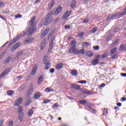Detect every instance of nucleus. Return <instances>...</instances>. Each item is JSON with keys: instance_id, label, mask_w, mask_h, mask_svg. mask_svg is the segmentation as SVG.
<instances>
[{"instance_id": "nucleus-49", "label": "nucleus", "mask_w": 126, "mask_h": 126, "mask_svg": "<svg viewBox=\"0 0 126 126\" xmlns=\"http://www.w3.org/2000/svg\"><path fill=\"white\" fill-rule=\"evenodd\" d=\"M18 119L19 120V121L20 122H22V120H23V117L19 115V117H18Z\"/></svg>"}, {"instance_id": "nucleus-54", "label": "nucleus", "mask_w": 126, "mask_h": 126, "mask_svg": "<svg viewBox=\"0 0 126 126\" xmlns=\"http://www.w3.org/2000/svg\"><path fill=\"white\" fill-rule=\"evenodd\" d=\"M74 53H75L76 54H79V49H75V51Z\"/></svg>"}, {"instance_id": "nucleus-18", "label": "nucleus", "mask_w": 126, "mask_h": 126, "mask_svg": "<svg viewBox=\"0 0 126 126\" xmlns=\"http://www.w3.org/2000/svg\"><path fill=\"white\" fill-rule=\"evenodd\" d=\"M99 63V60L95 59L92 62V64L93 65H96Z\"/></svg>"}, {"instance_id": "nucleus-31", "label": "nucleus", "mask_w": 126, "mask_h": 126, "mask_svg": "<svg viewBox=\"0 0 126 126\" xmlns=\"http://www.w3.org/2000/svg\"><path fill=\"white\" fill-rule=\"evenodd\" d=\"M75 50V47H72L71 46V48L69 50V53L70 54H72V53H74Z\"/></svg>"}, {"instance_id": "nucleus-62", "label": "nucleus", "mask_w": 126, "mask_h": 126, "mask_svg": "<svg viewBox=\"0 0 126 126\" xmlns=\"http://www.w3.org/2000/svg\"><path fill=\"white\" fill-rule=\"evenodd\" d=\"M87 106H88V108L90 109V110H92V107L90 105L87 104Z\"/></svg>"}, {"instance_id": "nucleus-9", "label": "nucleus", "mask_w": 126, "mask_h": 126, "mask_svg": "<svg viewBox=\"0 0 126 126\" xmlns=\"http://www.w3.org/2000/svg\"><path fill=\"white\" fill-rule=\"evenodd\" d=\"M62 9L63 8L61 6H59L55 12L54 15L56 16L58 15L62 11Z\"/></svg>"}, {"instance_id": "nucleus-55", "label": "nucleus", "mask_w": 126, "mask_h": 126, "mask_svg": "<svg viewBox=\"0 0 126 126\" xmlns=\"http://www.w3.org/2000/svg\"><path fill=\"white\" fill-rule=\"evenodd\" d=\"M88 21H89V20H88V19H85V20H84L83 22H84V23H88Z\"/></svg>"}, {"instance_id": "nucleus-33", "label": "nucleus", "mask_w": 126, "mask_h": 126, "mask_svg": "<svg viewBox=\"0 0 126 126\" xmlns=\"http://www.w3.org/2000/svg\"><path fill=\"white\" fill-rule=\"evenodd\" d=\"M79 54H81V55H84V54H85V51L84 50V49H79Z\"/></svg>"}, {"instance_id": "nucleus-21", "label": "nucleus", "mask_w": 126, "mask_h": 126, "mask_svg": "<svg viewBox=\"0 0 126 126\" xmlns=\"http://www.w3.org/2000/svg\"><path fill=\"white\" fill-rule=\"evenodd\" d=\"M71 74L72 76H76L78 74V72L75 70H72L71 71Z\"/></svg>"}, {"instance_id": "nucleus-37", "label": "nucleus", "mask_w": 126, "mask_h": 126, "mask_svg": "<svg viewBox=\"0 0 126 126\" xmlns=\"http://www.w3.org/2000/svg\"><path fill=\"white\" fill-rule=\"evenodd\" d=\"M119 42H120V39H116L115 41L112 43L113 46H116Z\"/></svg>"}, {"instance_id": "nucleus-8", "label": "nucleus", "mask_w": 126, "mask_h": 126, "mask_svg": "<svg viewBox=\"0 0 126 126\" xmlns=\"http://www.w3.org/2000/svg\"><path fill=\"white\" fill-rule=\"evenodd\" d=\"M20 45H21V43L20 42L17 43L13 47H12L11 51H12V52H13V51H15V50L18 49V48H19V47L20 46Z\"/></svg>"}, {"instance_id": "nucleus-5", "label": "nucleus", "mask_w": 126, "mask_h": 126, "mask_svg": "<svg viewBox=\"0 0 126 126\" xmlns=\"http://www.w3.org/2000/svg\"><path fill=\"white\" fill-rule=\"evenodd\" d=\"M9 72V69H6L0 75V78H2L3 76H5Z\"/></svg>"}, {"instance_id": "nucleus-13", "label": "nucleus", "mask_w": 126, "mask_h": 126, "mask_svg": "<svg viewBox=\"0 0 126 126\" xmlns=\"http://www.w3.org/2000/svg\"><path fill=\"white\" fill-rule=\"evenodd\" d=\"M63 64L60 63L56 65V68L57 70H60V69H62V68H63Z\"/></svg>"}, {"instance_id": "nucleus-50", "label": "nucleus", "mask_w": 126, "mask_h": 126, "mask_svg": "<svg viewBox=\"0 0 126 126\" xmlns=\"http://www.w3.org/2000/svg\"><path fill=\"white\" fill-rule=\"evenodd\" d=\"M124 48H125V45L124 44H121V46H120L121 51H123V50H124Z\"/></svg>"}, {"instance_id": "nucleus-40", "label": "nucleus", "mask_w": 126, "mask_h": 126, "mask_svg": "<svg viewBox=\"0 0 126 126\" xmlns=\"http://www.w3.org/2000/svg\"><path fill=\"white\" fill-rule=\"evenodd\" d=\"M49 102H51V100H50V99H46V100H44L43 101V104H47L48 103H49Z\"/></svg>"}, {"instance_id": "nucleus-24", "label": "nucleus", "mask_w": 126, "mask_h": 126, "mask_svg": "<svg viewBox=\"0 0 126 126\" xmlns=\"http://www.w3.org/2000/svg\"><path fill=\"white\" fill-rule=\"evenodd\" d=\"M76 4V1L75 0H73L70 3V6L72 8H73V7L75 6Z\"/></svg>"}, {"instance_id": "nucleus-61", "label": "nucleus", "mask_w": 126, "mask_h": 126, "mask_svg": "<svg viewBox=\"0 0 126 126\" xmlns=\"http://www.w3.org/2000/svg\"><path fill=\"white\" fill-rule=\"evenodd\" d=\"M114 110H118V111H120V108L118 106H116L114 107Z\"/></svg>"}, {"instance_id": "nucleus-1", "label": "nucleus", "mask_w": 126, "mask_h": 126, "mask_svg": "<svg viewBox=\"0 0 126 126\" xmlns=\"http://www.w3.org/2000/svg\"><path fill=\"white\" fill-rule=\"evenodd\" d=\"M35 20H36V18L33 17L31 19V21L29 22V27L27 31H26V33L24 34H19L18 36H16L10 42V45H13L14 43L18 41L19 39L21 37H23V36L25 35H28V36H30V35H32L35 30H36V24H35Z\"/></svg>"}, {"instance_id": "nucleus-7", "label": "nucleus", "mask_w": 126, "mask_h": 126, "mask_svg": "<svg viewBox=\"0 0 126 126\" xmlns=\"http://www.w3.org/2000/svg\"><path fill=\"white\" fill-rule=\"evenodd\" d=\"M54 40H55V37H53V39H52L50 40V42L49 43V52H50V51H52L53 49V45H54Z\"/></svg>"}, {"instance_id": "nucleus-28", "label": "nucleus", "mask_w": 126, "mask_h": 126, "mask_svg": "<svg viewBox=\"0 0 126 126\" xmlns=\"http://www.w3.org/2000/svg\"><path fill=\"white\" fill-rule=\"evenodd\" d=\"M49 57L48 56H45L43 59V62L44 63H49Z\"/></svg>"}, {"instance_id": "nucleus-15", "label": "nucleus", "mask_w": 126, "mask_h": 126, "mask_svg": "<svg viewBox=\"0 0 126 126\" xmlns=\"http://www.w3.org/2000/svg\"><path fill=\"white\" fill-rule=\"evenodd\" d=\"M53 91L54 90L50 87L47 88L44 90V92L46 93H50V92H53Z\"/></svg>"}, {"instance_id": "nucleus-44", "label": "nucleus", "mask_w": 126, "mask_h": 126, "mask_svg": "<svg viewBox=\"0 0 126 126\" xmlns=\"http://www.w3.org/2000/svg\"><path fill=\"white\" fill-rule=\"evenodd\" d=\"M107 58V53H105L102 56H101V59H106Z\"/></svg>"}, {"instance_id": "nucleus-35", "label": "nucleus", "mask_w": 126, "mask_h": 126, "mask_svg": "<svg viewBox=\"0 0 126 126\" xmlns=\"http://www.w3.org/2000/svg\"><path fill=\"white\" fill-rule=\"evenodd\" d=\"M97 31V27H94L91 31V33H95Z\"/></svg>"}, {"instance_id": "nucleus-14", "label": "nucleus", "mask_w": 126, "mask_h": 126, "mask_svg": "<svg viewBox=\"0 0 126 126\" xmlns=\"http://www.w3.org/2000/svg\"><path fill=\"white\" fill-rule=\"evenodd\" d=\"M34 107H32V109H30L28 112V115L29 117H32V116L34 114V110H33Z\"/></svg>"}, {"instance_id": "nucleus-57", "label": "nucleus", "mask_w": 126, "mask_h": 126, "mask_svg": "<svg viewBox=\"0 0 126 126\" xmlns=\"http://www.w3.org/2000/svg\"><path fill=\"white\" fill-rule=\"evenodd\" d=\"M65 28L66 29H70V26H69V25H66V26H65Z\"/></svg>"}, {"instance_id": "nucleus-36", "label": "nucleus", "mask_w": 126, "mask_h": 126, "mask_svg": "<svg viewBox=\"0 0 126 126\" xmlns=\"http://www.w3.org/2000/svg\"><path fill=\"white\" fill-rule=\"evenodd\" d=\"M116 51H117V48H112L111 50V54H115Z\"/></svg>"}, {"instance_id": "nucleus-25", "label": "nucleus", "mask_w": 126, "mask_h": 126, "mask_svg": "<svg viewBox=\"0 0 126 126\" xmlns=\"http://www.w3.org/2000/svg\"><path fill=\"white\" fill-rule=\"evenodd\" d=\"M32 93H33V89H29L28 91V93L27 94V96H28V97H29V96H30L32 94Z\"/></svg>"}, {"instance_id": "nucleus-60", "label": "nucleus", "mask_w": 126, "mask_h": 126, "mask_svg": "<svg viewBox=\"0 0 126 126\" xmlns=\"http://www.w3.org/2000/svg\"><path fill=\"white\" fill-rule=\"evenodd\" d=\"M121 76H123V77H126V73H121Z\"/></svg>"}, {"instance_id": "nucleus-42", "label": "nucleus", "mask_w": 126, "mask_h": 126, "mask_svg": "<svg viewBox=\"0 0 126 126\" xmlns=\"http://www.w3.org/2000/svg\"><path fill=\"white\" fill-rule=\"evenodd\" d=\"M105 86H106V85L104 83L101 84L100 86L99 87V89H102L103 88V87H105Z\"/></svg>"}, {"instance_id": "nucleus-53", "label": "nucleus", "mask_w": 126, "mask_h": 126, "mask_svg": "<svg viewBox=\"0 0 126 126\" xmlns=\"http://www.w3.org/2000/svg\"><path fill=\"white\" fill-rule=\"evenodd\" d=\"M50 71L51 73H54L55 72V69L54 68H51Z\"/></svg>"}, {"instance_id": "nucleus-52", "label": "nucleus", "mask_w": 126, "mask_h": 126, "mask_svg": "<svg viewBox=\"0 0 126 126\" xmlns=\"http://www.w3.org/2000/svg\"><path fill=\"white\" fill-rule=\"evenodd\" d=\"M21 17H22V15L19 14L15 16V18H21Z\"/></svg>"}, {"instance_id": "nucleus-43", "label": "nucleus", "mask_w": 126, "mask_h": 126, "mask_svg": "<svg viewBox=\"0 0 126 126\" xmlns=\"http://www.w3.org/2000/svg\"><path fill=\"white\" fill-rule=\"evenodd\" d=\"M102 112L103 113V114H106V115H108V110L106 109H104L103 110H102Z\"/></svg>"}, {"instance_id": "nucleus-22", "label": "nucleus", "mask_w": 126, "mask_h": 126, "mask_svg": "<svg viewBox=\"0 0 126 126\" xmlns=\"http://www.w3.org/2000/svg\"><path fill=\"white\" fill-rule=\"evenodd\" d=\"M41 97V93L40 92L36 93L34 96V99H38Z\"/></svg>"}, {"instance_id": "nucleus-58", "label": "nucleus", "mask_w": 126, "mask_h": 126, "mask_svg": "<svg viewBox=\"0 0 126 126\" xmlns=\"http://www.w3.org/2000/svg\"><path fill=\"white\" fill-rule=\"evenodd\" d=\"M116 105L118 107H121L122 106V103H120V102L117 103Z\"/></svg>"}, {"instance_id": "nucleus-6", "label": "nucleus", "mask_w": 126, "mask_h": 126, "mask_svg": "<svg viewBox=\"0 0 126 126\" xmlns=\"http://www.w3.org/2000/svg\"><path fill=\"white\" fill-rule=\"evenodd\" d=\"M49 31H50L49 28H48L46 30H45L41 34V38H44V37H45V36H46V35H47L48 33H49Z\"/></svg>"}, {"instance_id": "nucleus-16", "label": "nucleus", "mask_w": 126, "mask_h": 126, "mask_svg": "<svg viewBox=\"0 0 126 126\" xmlns=\"http://www.w3.org/2000/svg\"><path fill=\"white\" fill-rule=\"evenodd\" d=\"M32 41H33V39L32 38H29L24 41V43L26 45H27V44L31 43V42H32Z\"/></svg>"}, {"instance_id": "nucleus-12", "label": "nucleus", "mask_w": 126, "mask_h": 126, "mask_svg": "<svg viewBox=\"0 0 126 126\" xmlns=\"http://www.w3.org/2000/svg\"><path fill=\"white\" fill-rule=\"evenodd\" d=\"M37 67H38L37 65H35L33 66L31 73L32 75H34L35 73H36V72L37 71Z\"/></svg>"}, {"instance_id": "nucleus-29", "label": "nucleus", "mask_w": 126, "mask_h": 126, "mask_svg": "<svg viewBox=\"0 0 126 126\" xmlns=\"http://www.w3.org/2000/svg\"><path fill=\"white\" fill-rule=\"evenodd\" d=\"M79 104H81L82 105H85L86 103H87V100H81L78 101Z\"/></svg>"}, {"instance_id": "nucleus-39", "label": "nucleus", "mask_w": 126, "mask_h": 126, "mask_svg": "<svg viewBox=\"0 0 126 126\" xmlns=\"http://www.w3.org/2000/svg\"><path fill=\"white\" fill-rule=\"evenodd\" d=\"M83 46L84 47H88V46H89V44H88V42H84L83 43Z\"/></svg>"}, {"instance_id": "nucleus-20", "label": "nucleus", "mask_w": 126, "mask_h": 126, "mask_svg": "<svg viewBox=\"0 0 126 126\" xmlns=\"http://www.w3.org/2000/svg\"><path fill=\"white\" fill-rule=\"evenodd\" d=\"M54 34H55V31L54 30L51 31L48 35V40H50V39L52 38V36H53Z\"/></svg>"}, {"instance_id": "nucleus-4", "label": "nucleus", "mask_w": 126, "mask_h": 126, "mask_svg": "<svg viewBox=\"0 0 126 126\" xmlns=\"http://www.w3.org/2000/svg\"><path fill=\"white\" fill-rule=\"evenodd\" d=\"M47 44V40L46 39H43L40 45V49L41 50H43L45 49V47H46V44Z\"/></svg>"}, {"instance_id": "nucleus-48", "label": "nucleus", "mask_w": 126, "mask_h": 126, "mask_svg": "<svg viewBox=\"0 0 126 126\" xmlns=\"http://www.w3.org/2000/svg\"><path fill=\"white\" fill-rule=\"evenodd\" d=\"M8 126H13V122L10 121L8 124Z\"/></svg>"}, {"instance_id": "nucleus-17", "label": "nucleus", "mask_w": 126, "mask_h": 126, "mask_svg": "<svg viewBox=\"0 0 126 126\" xmlns=\"http://www.w3.org/2000/svg\"><path fill=\"white\" fill-rule=\"evenodd\" d=\"M43 79H44V75H42L39 77V78H38V80H37L38 84H40V83H42V81H43Z\"/></svg>"}, {"instance_id": "nucleus-26", "label": "nucleus", "mask_w": 126, "mask_h": 126, "mask_svg": "<svg viewBox=\"0 0 126 126\" xmlns=\"http://www.w3.org/2000/svg\"><path fill=\"white\" fill-rule=\"evenodd\" d=\"M45 65L44 66V68L45 69H49L50 68V67H51V64L50 63H45Z\"/></svg>"}, {"instance_id": "nucleus-51", "label": "nucleus", "mask_w": 126, "mask_h": 126, "mask_svg": "<svg viewBox=\"0 0 126 126\" xmlns=\"http://www.w3.org/2000/svg\"><path fill=\"white\" fill-rule=\"evenodd\" d=\"M22 54H23V51H20L19 52H18L17 53V56L18 57H19L20 56H21V55H22Z\"/></svg>"}, {"instance_id": "nucleus-47", "label": "nucleus", "mask_w": 126, "mask_h": 126, "mask_svg": "<svg viewBox=\"0 0 126 126\" xmlns=\"http://www.w3.org/2000/svg\"><path fill=\"white\" fill-rule=\"evenodd\" d=\"M84 35V32H80L78 34V36L79 37H82V36H83Z\"/></svg>"}, {"instance_id": "nucleus-38", "label": "nucleus", "mask_w": 126, "mask_h": 126, "mask_svg": "<svg viewBox=\"0 0 126 126\" xmlns=\"http://www.w3.org/2000/svg\"><path fill=\"white\" fill-rule=\"evenodd\" d=\"M84 93H85V94H87L88 95H91V94H92V92L87 91H84Z\"/></svg>"}, {"instance_id": "nucleus-19", "label": "nucleus", "mask_w": 126, "mask_h": 126, "mask_svg": "<svg viewBox=\"0 0 126 126\" xmlns=\"http://www.w3.org/2000/svg\"><path fill=\"white\" fill-rule=\"evenodd\" d=\"M11 60V57L10 56L8 57L3 62V63L4 64H6V63H9V61Z\"/></svg>"}, {"instance_id": "nucleus-41", "label": "nucleus", "mask_w": 126, "mask_h": 126, "mask_svg": "<svg viewBox=\"0 0 126 126\" xmlns=\"http://www.w3.org/2000/svg\"><path fill=\"white\" fill-rule=\"evenodd\" d=\"M78 83H81L82 84H83L87 83V81H86V80H81V81H79L78 82Z\"/></svg>"}, {"instance_id": "nucleus-46", "label": "nucleus", "mask_w": 126, "mask_h": 126, "mask_svg": "<svg viewBox=\"0 0 126 126\" xmlns=\"http://www.w3.org/2000/svg\"><path fill=\"white\" fill-rule=\"evenodd\" d=\"M100 48L99 47V46H94L93 49L94 50H95L96 51L99 50Z\"/></svg>"}, {"instance_id": "nucleus-11", "label": "nucleus", "mask_w": 126, "mask_h": 126, "mask_svg": "<svg viewBox=\"0 0 126 126\" xmlns=\"http://www.w3.org/2000/svg\"><path fill=\"white\" fill-rule=\"evenodd\" d=\"M22 103V98L20 97L16 100L15 106H19Z\"/></svg>"}, {"instance_id": "nucleus-2", "label": "nucleus", "mask_w": 126, "mask_h": 126, "mask_svg": "<svg viewBox=\"0 0 126 126\" xmlns=\"http://www.w3.org/2000/svg\"><path fill=\"white\" fill-rule=\"evenodd\" d=\"M46 20L44 21V25L47 26L48 24H50V22H52V18H51V14H48L46 17Z\"/></svg>"}, {"instance_id": "nucleus-10", "label": "nucleus", "mask_w": 126, "mask_h": 126, "mask_svg": "<svg viewBox=\"0 0 126 126\" xmlns=\"http://www.w3.org/2000/svg\"><path fill=\"white\" fill-rule=\"evenodd\" d=\"M56 4V2H55V0H52L49 4V9H52L53 8V6Z\"/></svg>"}, {"instance_id": "nucleus-30", "label": "nucleus", "mask_w": 126, "mask_h": 126, "mask_svg": "<svg viewBox=\"0 0 126 126\" xmlns=\"http://www.w3.org/2000/svg\"><path fill=\"white\" fill-rule=\"evenodd\" d=\"M7 94L9 96H12L14 94V92L13 91H8L7 92Z\"/></svg>"}, {"instance_id": "nucleus-23", "label": "nucleus", "mask_w": 126, "mask_h": 126, "mask_svg": "<svg viewBox=\"0 0 126 126\" xmlns=\"http://www.w3.org/2000/svg\"><path fill=\"white\" fill-rule=\"evenodd\" d=\"M71 86L72 88H74V89H76L77 90H79V89L80 88V86L76 84L72 85Z\"/></svg>"}, {"instance_id": "nucleus-56", "label": "nucleus", "mask_w": 126, "mask_h": 126, "mask_svg": "<svg viewBox=\"0 0 126 126\" xmlns=\"http://www.w3.org/2000/svg\"><path fill=\"white\" fill-rule=\"evenodd\" d=\"M117 57H118V55L117 54L115 55L111 58V59H112V60H115V59L117 58Z\"/></svg>"}, {"instance_id": "nucleus-59", "label": "nucleus", "mask_w": 126, "mask_h": 126, "mask_svg": "<svg viewBox=\"0 0 126 126\" xmlns=\"http://www.w3.org/2000/svg\"><path fill=\"white\" fill-rule=\"evenodd\" d=\"M126 97H122L121 98V101H122V102H124V101H126Z\"/></svg>"}, {"instance_id": "nucleus-3", "label": "nucleus", "mask_w": 126, "mask_h": 126, "mask_svg": "<svg viewBox=\"0 0 126 126\" xmlns=\"http://www.w3.org/2000/svg\"><path fill=\"white\" fill-rule=\"evenodd\" d=\"M71 14V11H67L63 15V19H67Z\"/></svg>"}, {"instance_id": "nucleus-27", "label": "nucleus", "mask_w": 126, "mask_h": 126, "mask_svg": "<svg viewBox=\"0 0 126 126\" xmlns=\"http://www.w3.org/2000/svg\"><path fill=\"white\" fill-rule=\"evenodd\" d=\"M71 46L73 48H76V41L75 40H72L71 42Z\"/></svg>"}, {"instance_id": "nucleus-64", "label": "nucleus", "mask_w": 126, "mask_h": 126, "mask_svg": "<svg viewBox=\"0 0 126 126\" xmlns=\"http://www.w3.org/2000/svg\"><path fill=\"white\" fill-rule=\"evenodd\" d=\"M39 2H40V0H36L34 2V4H36V3H39Z\"/></svg>"}, {"instance_id": "nucleus-45", "label": "nucleus", "mask_w": 126, "mask_h": 126, "mask_svg": "<svg viewBox=\"0 0 126 126\" xmlns=\"http://www.w3.org/2000/svg\"><path fill=\"white\" fill-rule=\"evenodd\" d=\"M52 107L53 108H58L59 107V104H58V103H56L53 105Z\"/></svg>"}, {"instance_id": "nucleus-34", "label": "nucleus", "mask_w": 126, "mask_h": 126, "mask_svg": "<svg viewBox=\"0 0 126 126\" xmlns=\"http://www.w3.org/2000/svg\"><path fill=\"white\" fill-rule=\"evenodd\" d=\"M18 113H21V112H22V111H23V108L21 106H19L18 108Z\"/></svg>"}, {"instance_id": "nucleus-63", "label": "nucleus", "mask_w": 126, "mask_h": 126, "mask_svg": "<svg viewBox=\"0 0 126 126\" xmlns=\"http://www.w3.org/2000/svg\"><path fill=\"white\" fill-rule=\"evenodd\" d=\"M17 78L19 80H20V79H21L22 78V76H18L17 77Z\"/></svg>"}, {"instance_id": "nucleus-32", "label": "nucleus", "mask_w": 126, "mask_h": 126, "mask_svg": "<svg viewBox=\"0 0 126 126\" xmlns=\"http://www.w3.org/2000/svg\"><path fill=\"white\" fill-rule=\"evenodd\" d=\"M87 56H88V57H92V56H93V53L91 51H88L87 52Z\"/></svg>"}]
</instances>
